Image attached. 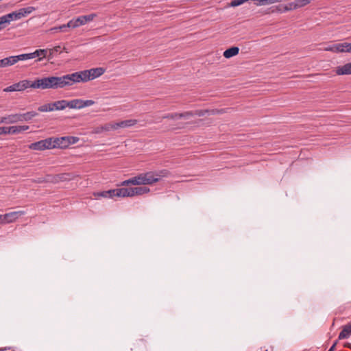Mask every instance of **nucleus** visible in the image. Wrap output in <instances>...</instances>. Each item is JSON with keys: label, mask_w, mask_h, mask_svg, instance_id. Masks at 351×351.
I'll use <instances>...</instances> for the list:
<instances>
[{"label": "nucleus", "mask_w": 351, "mask_h": 351, "mask_svg": "<svg viewBox=\"0 0 351 351\" xmlns=\"http://www.w3.org/2000/svg\"><path fill=\"white\" fill-rule=\"evenodd\" d=\"M105 70L101 67L84 70L60 77L55 76L56 89L71 86L76 83L86 82L103 75Z\"/></svg>", "instance_id": "obj_1"}, {"label": "nucleus", "mask_w": 351, "mask_h": 351, "mask_svg": "<svg viewBox=\"0 0 351 351\" xmlns=\"http://www.w3.org/2000/svg\"><path fill=\"white\" fill-rule=\"evenodd\" d=\"M27 88L37 89H56L55 76L37 78L34 82L27 80L20 81L3 89L4 92L23 91Z\"/></svg>", "instance_id": "obj_2"}, {"label": "nucleus", "mask_w": 351, "mask_h": 351, "mask_svg": "<svg viewBox=\"0 0 351 351\" xmlns=\"http://www.w3.org/2000/svg\"><path fill=\"white\" fill-rule=\"evenodd\" d=\"M167 171H161L160 173L154 172V171H148L146 173H139L137 176L129 178L128 180H123L120 182L118 186H128L130 184L132 185H150L156 183L160 180V178L162 176H165L167 174Z\"/></svg>", "instance_id": "obj_3"}, {"label": "nucleus", "mask_w": 351, "mask_h": 351, "mask_svg": "<svg viewBox=\"0 0 351 351\" xmlns=\"http://www.w3.org/2000/svg\"><path fill=\"white\" fill-rule=\"evenodd\" d=\"M221 110H196L195 111H188L182 113H178V119H189L192 117L194 116H198V117H203L206 114H214L216 113H221Z\"/></svg>", "instance_id": "obj_4"}, {"label": "nucleus", "mask_w": 351, "mask_h": 351, "mask_svg": "<svg viewBox=\"0 0 351 351\" xmlns=\"http://www.w3.org/2000/svg\"><path fill=\"white\" fill-rule=\"evenodd\" d=\"M29 148L32 150L43 151L45 149H50L56 148V145H53V138H47L39 141L31 143L29 145Z\"/></svg>", "instance_id": "obj_5"}, {"label": "nucleus", "mask_w": 351, "mask_h": 351, "mask_svg": "<svg viewBox=\"0 0 351 351\" xmlns=\"http://www.w3.org/2000/svg\"><path fill=\"white\" fill-rule=\"evenodd\" d=\"M326 51L333 53H351V43H339L325 47L323 49Z\"/></svg>", "instance_id": "obj_6"}, {"label": "nucleus", "mask_w": 351, "mask_h": 351, "mask_svg": "<svg viewBox=\"0 0 351 351\" xmlns=\"http://www.w3.org/2000/svg\"><path fill=\"white\" fill-rule=\"evenodd\" d=\"M66 108L65 100H59L53 103L42 105L38 107L40 112H51L53 110H62Z\"/></svg>", "instance_id": "obj_7"}, {"label": "nucleus", "mask_w": 351, "mask_h": 351, "mask_svg": "<svg viewBox=\"0 0 351 351\" xmlns=\"http://www.w3.org/2000/svg\"><path fill=\"white\" fill-rule=\"evenodd\" d=\"M78 141V138L75 136H62L60 138H53V145L56 147L65 148L71 144H74Z\"/></svg>", "instance_id": "obj_8"}, {"label": "nucleus", "mask_w": 351, "mask_h": 351, "mask_svg": "<svg viewBox=\"0 0 351 351\" xmlns=\"http://www.w3.org/2000/svg\"><path fill=\"white\" fill-rule=\"evenodd\" d=\"M25 212L23 210L13 211L3 215L4 224L14 222L20 217L24 215Z\"/></svg>", "instance_id": "obj_9"}, {"label": "nucleus", "mask_w": 351, "mask_h": 351, "mask_svg": "<svg viewBox=\"0 0 351 351\" xmlns=\"http://www.w3.org/2000/svg\"><path fill=\"white\" fill-rule=\"evenodd\" d=\"M96 16L97 15L95 14H90L88 15L80 16L75 19L77 27L85 25L88 22L93 21L96 17Z\"/></svg>", "instance_id": "obj_10"}, {"label": "nucleus", "mask_w": 351, "mask_h": 351, "mask_svg": "<svg viewBox=\"0 0 351 351\" xmlns=\"http://www.w3.org/2000/svg\"><path fill=\"white\" fill-rule=\"evenodd\" d=\"M20 121L19 114H12L4 116L0 119V124H12Z\"/></svg>", "instance_id": "obj_11"}, {"label": "nucleus", "mask_w": 351, "mask_h": 351, "mask_svg": "<svg viewBox=\"0 0 351 351\" xmlns=\"http://www.w3.org/2000/svg\"><path fill=\"white\" fill-rule=\"evenodd\" d=\"M5 24H9L12 21H17L22 19L19 10L2 16Z\"/></svg>", "instance_id": "obj_12"}, {"label": "nucleus", "mask_w": 351, "mask_h": 351, "mask_svg": "<svg viewBox=\"0 0 351 351\" xmlns=\"http://www.w3.org/2000/svg\"><path fill=\"white\" fill-rule=\"evenodd\" d=\"M335 72L338 75H351V62L337 66Z\"/></svg>", "instance_id": "obj_13"}, {"label": "nucleus", "mask_w": 351, "mask_h": 351, "mask_svg": "<svg viewBox=\"0 0 351 351\" xmlns=\"http://www.w3.org/2000/svg\"><path fill=\"white\" fill-rule=\"evenodd\" d=\"M66 108H69L72 109H82L83 108L82 99H75L71 101L65 100Z\"/></svg>", "instance_id": "obj_14"}, {"label": "nucleus", "mask_w": 351, "mask_h": 351, "mask_svg": "<svg viewBox=\"0 0 351 351\" xmlns=\"http://www.w3.org/2000/svg\"><path fill=\"white\" fill-rule=\"evenodd\" d=\"M150 192V189L147 186H135L132 187V196H139Z\"/></svg>", "instance_id": "obj_15"}, {"label": "nucleus", "mask_w": 351, "mask_h": 351, "mask_svg": "<svg viewBox=\"0 0 351 351\" xmlns=\"http://www.w3.org/2000/svg\"><path fill=\"white\" fill-rule=\"evenodd\" d=\"M117 197H132V187L125 188L122 186L121 188L117 189Z\"/></svg>", "instance_id": "obj_16"}, {"label": "nucleus", "mask_w": 351, "mask_h": 351, "mask_svg": "<svg viewBox=\"0 0 351 351\" xmlns=\"http://www.w3.org/2000/svg\"><path fill=\"white\" fill-rule=\"evenodd\" d=\"M138 121L136 119H128L124 121H121L119 122H116L117 123V129L119 128H125L134 126L137 123Z\"/></svg>", "instance_id": "obj_17"}, {"label": "nucleus", "mask_w": 351, "mask_h": 351, "mask_svg": "<svg viewBox=\"0 0 351 351\" xmlns=\"http://www.w3.org/2000/svg\"><path fill=\"white\" fill-rule=\"evenodd\" d=\"M351 335V322L343 326L342 330L339 335V339L348 338Z\"/></svg>", "instance_id": "obj_18"}, {"label": "nucleus", "mask_w": 351, "mask_h": 351, "mask_svg": "<svg viewBox=\"0 0 351 351\" xmlns=\"http://www.w3.org/2000/svg\"><path fill=\"white\" fill-rule=\"evenodd\" d=\"M28 129V125H14L9 127L8 132H10V134H14L21 133L23 131L27 130Z\"/></svg>", "instance_id": "obj_19"}, {"label": "nucleus", "mask_w": 351, "mask_h": 351, "mask_svg": "<svg viewBox=\"0 0 351 351\" xmlns=\"http://www.w3.org/2000/svg\"><path fill=\"white\" fill-rule=\"evenodd\" d=\"M239 52V48L238 47H232L226 49L223 52V56L226 58H230L234 56H237Z\"/></svg>", "instance_id": "obj_20"}, {"label": "nucleus", "mask_w": 351, "mask_h": 351, "mask_svg": "<svg viewBox=\"0 0 351 351\" xmlns=\"http://www.w3.org/2000/svg\"><path fill=\"white\" fill-rule=\"evenodd\" d=\"M15 64L14 56L0 60V67H7Z\"/></svg>", "instance_id": "obj_21"}, {"label": "nucleus", "mask_w": 351, "mask_h": 351, "mask_svg": "<svg viewBox=\"0 0 351 351\" xmlns=\"http://www.w3.org/2000/svg\"><path fill=\"white\" fill-rule=\"evenodd\" d=\"M37 114H38L36 112H34V111H30V112H27L26 113L19 114L20 121H30L32 118H34L36 116H37Z\"/></svg>", "instance_id": "obj_22"}, {"label": "nucleus", "mask_w": 351, "mask_h": 351, "mask_svg": "<svg viewBox=\"0 0 351 351\" xmlns=\"http://www.w3.org/2000/svg\"><path fill=\"white\" fill-rule=\"evenodd\" d=\"M47 54V49H37L35 51L32 53L33 59L38 57L39 60H42V58H45Z\"/></svg>", "instance_id": "obj_23"}, {"label": "nucleus", "mask_w": 351, "mask_h": 351, "mask_svg": "<svg viewBox=\"0 0 351 351\" xmlns=\"http://www.w3.org/2000/svg\"><path fill=\"white\" fill-rule=\"evenodd\" d=\"M15 64L19 61H25L30 59H33L32 53H23L18 56H14Z\"/></svg>", "instance_id": "obj_24"}, {"label": "nucleus", "mask_w": 351, "mask_h": 351, "mask_svg": "<svg viewBox=\"0 0 351 351\" xmlns=\"http://www.w3.org/2000/svg\"><path fill=\"white\" fill-rule=\"evenodd\" d=\"M35 10H36V8L34 7L28 6L27 8H23L19 9V11L21 12L22 18H23V17H25L27 15L30 14Z\"/></svg>", "instance_id": "obj_25"}, {"label": "nucleus", "mask_w": 351, "mask_h": 351, "mask_svg": "<svg viewBox=\"0 0 351 351\" xmlns=\"http://www.w3.org/2000/svg\"><path fill=\"white\" fill-rule=\"evenodd\" d=\"M101 130H104V132H110L112 130H117V123H108L103 125H101Z\"/></svg>", "instance_id": "obj_26"}, {"label": "nucleus", "mask_w": 351, "mask_h": 351, "mask_svg": "<svg viewBox=\"0 0 351 351\" xmlns=\"http://www.w3.org/2000/svg\"><path fill=\"white\" fill-rule=\"evenodd\" d=\"M70 175L66 173H62L59 175H56L53 177L52 182H58L59 181H64L68 179H70Z\"/></svg>", "instance_id": "obj_27"}, {"label": "nucleus", "mask_w": 351, "mask_h": 351, "mask_svg": "<svg viewBox=\"0 0 351 351\" xmlns=\"http://www.w3.org/2000/svg\"><path fill=\"white\" fill-rule=\"evenodd\" d=\"M295 9H298V6H296L295 1L293 2L289 3L288 4L285 5L283 7L284 11H289V10H295Z\"/></svg>", "instance_id": "obj_28"}, {"label": "nucleus", "mask_w": 351, "mask_h": 351, "mask_svg": "<svg viewBox=\"0 0 351 351\" xmlns=\"http://www.w3.org/2000/svg\"><path fill=\"white\" fill-rule=\"evenodd\" d=\"M108 191H104L101 192H97L94 193V196L96 199H99L100 197L108 198Z\"/></svg>", "instance_id": "obj_29"}, {"label": "nucleus", "mask_w": 351, "mask_h": 351, "mask_svg": "<svg viewBox=\"0 0 351 351\" xmlns=\"http://www.w3.org/2000/svg\"><path fill=\"white\" fill-rule=\"evenodd\" d=\"M50 31L53 32H66V27L64 26V24L62 25H60V26H58V27H53L50 29Z\"/></svg>", "instance_id": "obj_30"}, {"label": "nucleus", "mask_w": 351, "mask_h": 351, "mask_svg": "<svg viewBox=\"0 0 351 351\" xmlns=\"http://www.w3.org/2000/svg\"><path fill=\"white\" fill-rule=\"evenodd\" d=\"M249 0H232L231 2H230V6L232 7H237V6H239L247 1H248Z\"/></svg>", "instance_id": "obj_31"}, {"label": "nucleus", "mask_w": 351, "mask_h": 351, "mask_svg": "<svg viewBox=\"0 0 351 351\" xmlns=\"http://www.w3.org/2000/svg\"><path fill=\"white\" fill-rule=\"evenodd\" d=\"M64 26L66 27V30L67 31L68 28H76L77 25L75 23V19L69 21L66 24H64Z\"/></svg>", "instance_id": "obj_32"}, {"label": "nucleus", "mask_w": 351, "mask_h": 351, "mask_svg": "<svg viewBox=\"0 0 351 351\" xmlns=\"http://www.w3.org/2000/svg\"><path fill=\"white\" fill-rule=\"evenodd\" d=\"M176 115H178V113L167 114L164 115L162 118L177 120V119H178V117Z\"/></svg>", "instance_id": "obj_33"}, {"label": "nucleus", "mask_w": 351, "mask_h": 351, "mask_svg": "<svg viewBox=\"0 0 351 351\" xmlns=\"http://www.w3.org/2000/svg\"><path fill=\"white\" fill-rule=\"evenodd\" d=\"M82 104H83V108H84L88 107V106H93V104H95V101L91 100V99H88V100L82 99Z\"/></svg>", "instance_id": "obj_34"}, {"label": "nucleus", "mask_w": 351, "mask_h": 351, "mask_svg": "<svg viewBox=\"0 0 351 351\" xmlns=\"http://www.w3.org/2000/svg\"><path fill=\"white\" fill-rule=\"evenodd\" d=\"M117 189L108 190L107 192L108 194V197H109L108 198H112L114 197H117Z\"/></svg>", "instance_id": "obj_35"}, {"label": "nucleus", "mask_w": 351, "mask_h": 351, "mask_svg": "<svg viewBox=\"0 0 351 351\" xmlns=\"http://www.w3.org/2000/svg\"><path fill=\"white\" fill-rule=\"evenodd\" d=\"M9 127H1L0 128V134H10Z\"/></svg>", "instance_id": "obj_36"}, {"label": "nucleus", "mask_w": 351, "mask_h": 351, "mask_svg": "<svg viewBox=\"0 0 351 351\" xmlns=\"http://www.w3.org/2000/svg\"><path fill=\"white\" fill-rule=\"evenodd\" d=\"M5 23L3 16H0V30L5 27Z\"/></svg>", "instance_id": "obj_37"}, {"label": "nucleus", "mask_w": 351, "mask_h": 351, "mask_svg": "<svg viewBox=\"0 0 351 351\" xmlns=\"http://www.w3.org/2000/svg\"><path fill=\"white\" fill-rule=\"evenodd\" d=\"M103 132H104V130H101V125L96 128L94 130V132L95 134H100V133H102Z\"/></svg>", "instance_id": "obj_38"}, {"label": "nucleus", "mask_w": 351, "mask_h": 351, "mask_svg": "<svg viewBox=\"0 0 351 351\" xmlns=\"http://www.w3.org/2000/svg\"><path fill=\"white\" fill-rule=\"evenodd\" d=\"M283 7L284 5H282L277 6L278 11L280 12H284L285 11L283 10Z\"/></svg>", "instance_id": "obj_39"}, {"label": "nucleus", "mask_w": 351, "mask_h": 351, "mask_svg": "<svg viewBox=\"0 0 351 351\" xmlns=\"http://www.w3.org/2000/svg\"><path fill=\"white\" fill-rule=\"evenodd\" d=\"M274 3V0H265V5Z\"/></svg>", "instance_id": "obj_40"}, {"label": "nucleus", "mask_w": 351, "mask_h": 351, "mask_svg": "<svg viewBox=\"0 0 351 351\" xmlns=\"http://www.w3.org/2000/svg\"><path fill=\"white\" fill-rule=\"evenodd\" d=\"M0 224H4L3 215H0Z\"/></svg>", "instance_id": "obj_41"}, {"label": "nucleus", "mask_w": 351, "mask_h": 351, "mask_svg": "<svg viewBox=\"0 0 351 351\" xmlns=\"http://www.w3.org/2000/svg\"><path fill=\"white\" fill-rule=\"evenodd\" d=\"M336 343H334L328 351H334V349L335 348Z\"/></svg>", "instance_id": "obj_42"}, {"label": "nucleus", "mask_w": 351, "mask_h": 351, "mask_svg": "<svg viewBox=\"0 0 351 351\" xmlns=\"http://www.w3.org/2000/svg\"><path fill=\"white\" fill-rule=\"evenodd\" d=\"M60 47H56L54 49L56 51H58Z\"/></svg>", "instance_id": "obj_43"}, {"label": "nucleus", "mask_w": 351, "mask_h": 351, "mask_svg": "<svg viewBox=\"0 0 351 351\" xmlns=\"http://www.w3.org/2000/svg\"><path fill=\"white\" fill-rule=\"evenodd\" d=\"M348 348H351V344L350 343H348V346H347Z\"/></svg>", "instance_id": "obj_44"}]
</instances>
